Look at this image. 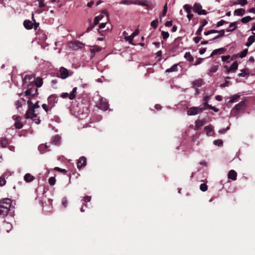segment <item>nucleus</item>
I'll list each match as a JSON object with an SVG mask.
<instances>
[{
    "label": "nucleus",
    "instance_id": "f257e3e1",
    "mask_svg": "<svg viewBox=\"0 0 255 255\" xmlns=\"http://www.w3.org/2000/svg\"><path fill=\"white\" fill-rule=\"evenodd\" d=\"M120 4L129 5L136 4L146 7L147 9L151 10L155 6V4L152 3L150 0H122L119 2Z\"/></svg>",
    "mask_w": 255,
    "mask_h": 255
},
{
    "label": "nucleus",
    "instance_id": "f03ea898",
    "mask_svg": "<svg viewBox=\"0 0 255 255\" xmlns=\"http://www.w3.org/2000/svg\"><path fill=\"white\" fill-rule=\"evenodd\" d=\"M183 49V43L181 41V37H178L170 45L169 51L172 53L178 54Z\"/></svg>",
    "mask_w": 255,
    "mask_h": 255
},
{
    "label": "nucleus",
    "instance_id": "7ed1b4c3",
    "mask_svg": "<svg viewBox=\"0 0 255 255\" xmlns=\"http://www.w3.org/2000/svg\"><path fill=\"white\" fill-rule=\"evenodd\" d=\"M11 205L10 199L5 198L0 200V215L5 216L7 215Z\"/></svg>",
    "mask_w": 255,
    "mask_h": 255
},
{
    "label": "nucleus",
    "instance_id": "20e7f679",
    "mask_svg": "<svg viewBox=\"0 0 255 255\" xmlns=\"http://www.w3.org/2000/svg\"><path fill=\"white\" fill-rule=\"evenodd\" d=\"M210 97L208 96H206L204 98V105L203 107L202 108H196V107H192L190 109V112H197V110H199L200 111H202L204 110L210 109L213 110L214 112H218V110L214 107H212L211 105L208 104V101L209 100ZM188 112H190L188 111Z\"/></svg>",
    "mask_w": 255,
    "mask_h": 255
},
{
    "label": "nucleus",
    "instance_id": "39448f33",
    "mask_svg": "<svg viewBox=\"0 0 255 255\" xmlns=\"http://www.w3.org/2000/svg\"><path fill=\"white\" fill-rule=\"evenodd\" d=\"M26 88L27 89L25 91V94L26 96H34L37 93V89L34 86V83L27 84Z\"/></svg>",
    "mask_w": 255,
    "mask_h": 255
},
{
    "label": "nucleus",
    "instance_id": "423d86ee",
    "mask_svg": "<svg viewBox=\"0 0 255 255\" xmlns=\"http://www.w3.org/2000/svg\"><path fill=\"white\" fill-rule=\"evenodd\" d=\"M84 46L85 44L84 43L78 40L71 41L68 43L69 48L72 50H77L79 49H82Z\"/></svg>",
    "mask_w": 255,
    "mask_h": 255
},
{
    "label": "nucleus",
    "instance_id": "0eeeda50",
    "mask_svg": "<svg viewBox=\"0 0 255 255\" xmlns=\"http://www.w3.org/2000/svg\"><path fill=\"white\" fill-rule=\"evenodd\" d=\"M202 5L199 3H195L193 5V10L194 12L197 13L199 15H206L207 12L204 9H202Z\"/></svg>",
    "mask_w": 255,
    "mask_h": 255
},
{
    "label": "nucleus",
    "instance_id": "6e6552de",
    "mask_svg": "<svg viewBox=\"0 0 255 255\" xmlns=\"http://www.w3.org/2000/svg\"><path fill=\"white\" fill-rule=\"evenodd\" d=\"M97 107L101 110L104 111L108 110L109 108V105L106 99L101 98L99 103L97 104Z\"/></svg>",
    "mask_w": 255,
    "mask_h": 255
},
{
    "label": "nucleus",
    "instance_id": "1a4fd4ad",
    "mask_svg": "<svg viewBox=\"0 0 255 255\" xmlns=\"http://www.w3.org/2000/svg\"><path fill=\"white\" fill-rule=\"evenodd\" d=\"M34 75L32 74L26 75L22 80L23 86L26 88L27 84L33 83L34 81Z\"/></svg>",
    "mask_w": 255,
    "mask_h": 255
},
{
    "label": "nucleus",
    "instance_id": "9d476101",
    "mask_svg": "<svg viewBox=\"0 0 255 255\" xmlns=\"http://www.w3.org/2000/svg\"><path fill=\"white\" fill-rule=\"evenodd\" d=\"M25 118L26 119H30L34 121L36 124L40 123V120L37 118V115L35 113H26L25 114Z\"/></svg>",
    "mask_w": 255,
    "mask_h": 255
},
{
    "label": "nucleus",
    "instance_id": "9b49d317",
    "mask_svg": "<svg viewBox=\"0 0 255 255\" xmlns=\"http://www.w3.org/2000/svg\"><path fill=\"white\" fill-rule=\"evenodd\" d=\"M59 72L60 73V78L62 79H65L68 77L69 76H71L72 74V72L69 73V71L64 67H61L60 68Z\"/></svg>",
    "mask_w": 255,
    "mask_h": 255
},
{
    "label": "nucleus",
    "instance_id": "f8f14e48",
    "mask_svg": "<svg viewBox=\"0 0 255 255\" xmlns=\"http://www.w3.org/2000/svg\"><path fill=\"white\" fill-rule=\"evenodd\" d=\"M247 101L246 100H243L240 102L238 104L236 105L234 109L237 111H243L245 110L247 107Z\"/></svg>",
    "mask_w": 255,
    "mask_h": 255
},
{
    "label": "nucleus",
    "instance_id": "ddd939ff",
    "mask_svg": "<svg viewBox=\"0 0 255 255\" xmlns=\"http://www.w3.org/2000/svg\"><path fill=\"white\" fill-rule=\"evenodd\" d=\"M27 104L28 106V109L26 111V112H35L34 110L35 109L39 108L38 102H37L34 104H33L31 102V101L29 100L27 101Z\"/></svg>",
    "mask_w": 255,
    "mask_h": 255
},
{
    "label": "nucleus",
    "instance_id": "4468645a",
    "mask_svg": "<svg viewBox=\"0 0 255 255\" xmlns=\"http://www.w3.org/2000/svg\"><path fill=\"white\" fill-rule=\"evenodd\" d=\"M86 165V159L85 157H81L77 162V167L79 169L85 167Z\"/></svg>",
    "mask_w": 255,
    "mask_h": 255
},
{
    "label": "nucleus",
    "instance_id": "2eb2a0df",
    "mask_svg": "<svg viewBox=\"0 0 255 255\" xmlns=\"http://www.w3.org/2000/svg\"><path fill=\"white\" fill-rule=\"evenodd\" d=\"M13 119L14 120H15L16 122L14 124V126L15 128L17 129L21 128L23 127V124L20 122V120L21 119V118L18 116H13Z\"/></svg>",
    "mask_w": 255,
    "mask_h": 255
},
{
    "label": "nucleus",
    "instance_id": "dca6fc26",
    "mask_svg": "<svg viewBox=\"0 0 255 255\" xmlns=\"http://www.w3.org/2000/svg\"><path fill=\"white\" fill-rule=\"evenodd\" d=\"M203 84V80L202 79H198L194 80L192 82V87L194 88H198L202 86Z\"/></svg>",
    "mask_w": 255,
    "mask_h": 255
},
{
    "label": "nucleus",
    "instance_id": "f3484780",
    "mask_svg": "<svg viewBox=\"0 0 255 255\" xmlns=\"http://www.w3.org/2000/svg\"><path fill=\"white\" fill-rule=\"evenodd\" d=\"M226 51V49H225L224 48H219V49H215V50H214L211 53L210 56H209L210 57H212L214 55H215L216 54H223Z\"/></svg>",
    "mask_w": 255,
    "mask_h": 255
},
{
    "label": "nucleus",
    "instance_id": "a211bd4d",
    "mask_svg": "<svg viewBox=\"0 0 255 255\" xmlns=\"http://www.w3.org/2000/svg\"><path fill=\"white\" fill-rule=\"evenodd\" d=\"M238 63L237 61H235L231 66L227 70V73L229 74L230 72L235 71L238 69Z\"/></svg>",
    "mask_w": 255,
    "mask_h": 255
},
{
    "label": "nucleus",
    "instance_id": "6ab92c4d",
    "mask_svg": "<svg viewBox=\"0 0 255 255\" xmlns=\"http://www.w3.org/2000/svg\"><path fill=\"white\" fill-rule=\"evenodd\" d=\"M23 25L26 29H31L33 27V23L29 20H25Z\"/></svg>",
    "mask_w": 255,
    "mask_h": 255
},
{
    "label": "nucleus",
    "instance_id": "aec40b11",
    "mask_svg": "<svg viewBox=\"0 0 255 255\" xmlns=\"http://www.w3.org/2000/svg\"><path fill=\"white\" fill-rule=\"evenodd\" d=\"M237 173L234 170H231L228 174V178L231 179L233 180H236L237 178Z\"/></svg>",
    "mask_w": 255,
    "mask_h": 255
},
{
    "label": "nucleus",
    "instance_id": "412c9836",
    "mask_svg": "<svg viewBox=\"0 0 255 255\" xmlns=\"http://www.w3.org/2000/svg\"><path fill=\"white\" fill-rule=\"evenodd\" d=\"M38 150L41 153H43L47 151H49L48 146L46 144H40L39 146Z\"/></svg>",
    "mask_w": 255,
    "mask_h": 255
},
{
    "label": "nucleus",
    "instance_id": "4be33fe9",
    "mask_svg": "<svg viewBox=\"0 0 255 255\" xmlns=\"http://www.w3.org/2000/svg\"><path fill=\"white\" fill-rule=\"evenodd\" d=\"M34 177L33 176L31 175L30 173H26L24 176V180L26 182H30L33 181L34 179Z\"/></svg>",
    "mask_w": 255,
    "mask_h": 255
},
{
    "label": "nucleus",
    "instance_id": "5701e85b",
    "mask_svg": "<svg viewBox=\"0 0 255 255\" xmlns=\"http://www.w3.org/2000/svg\"><path fill=\"white\" fill-rule=\"evenodd\" d=\"M102 48L98 46H94L93 48L90 49V51L92 54L91 57H93L96 52L101 51Z\"/></svg>",
    "mask_w": 255,
    "mask_h": 255
},
{
    "label": "nucleus",
    "instance_id": "b1692460",
    "mask_svg": "<svg viewBox=\"0 0 255 255\" xmlns=\"http://www.w3.org/2000/svg\"><path fill=\"white\" fill-rule=\"evenodd\" d=\"M56 98L53 96H50L48 98V106L51 108L53 106V104L55 102Z\"/></svg>",
    "mask_w": 255,
    "mask_h": 255
},
{
    "label": "nucleus",
    "instance_id": "393cba45",
    "mask_svg": "<svg viewBox=\"0 0 255 255\" xmlns=\"http://www.w3.org/2000/svg\"><path fill=\"white\" fill-rule=\"evenodd\" d=\"M206 134L208 136H211L213 133V128L211 126H206L204 128Z\"/></svg>",
    "mask_w": 255,
    "mask_h": 255
},
{
    "label": "nucleus",
    "instance_id": "a878e982",
    "mask_svg": "<svg viewBox=\"0 0 255 255\" xmlns=\"http://www.w3.org/2000/svg\"><path fill=\"white\" fill-rule=\"evenodd\" d=\"M205 123V119H203L202 120H198L195 122V128L196 129H198L202 127Z\"/></svg>",
    "mask_w": 255,
    "mask_h": 255
},
{
    "label": "nucleus",
    "instance_id": "bb28decb",
    "mask_svg": "<svg viewBox=\"0 0 255 255\" xmlns=\"http://www.w3.org/2000/svg\"><path fill=\"white\" fill-rule=\"evenodd\" d=\"M240 96L238 95H234L231 97L230 100L229 101L227 105H229L230 104H232L237 101V100L240 98Z\"/></svg>",
    "mask_w": 255,
    "mask_h": 255
},
{
    "label": "nucleus",
    "instance_id": "cd10ccee",
    "mask_svg": "<svg viewBox=\"0 0 255 255\" xmlns=\"http://www.w3.org/2000/svg\"><path fill=\"white\" fill-rule=\"evenodd\" d=\"M43 84V80L40 77H37L35 80V83L34 84V86L36 88L40 87L42 86Z\"/></svg>",
    "mask_w": 255,
    "mask_h": 255
},
{
    "label": "nucleus",
    "instance_id": "c85d7f7f",
    "mask_svg": "<svg viewBox=\"0 0 255 255\" xmlns=\"http://www.w3.org/2000/svg\"><path fill=\"white\" fill-rule=\"evenodd\" d=\"M234 14L238 16H243L245 13V10L243 8H238L234 11Z\"/></svg>",
    "mask_w": 255,
    "mask_h": 255
},
{
    "label": "nucleus",
    "instance_id": "c756f323",
    "mask_svg": "<svg viewBox=\"0 0 255 255\" xmlns=\"http://www.w3.org/2000/svg\"><path fill=\"white\" fill-rule=\"evenodd\" d=\"M178 65V64H175L173 65L171 68L166 69L165 71V72L170 73V72L177 71L178 70V69H177Z\"/></svg>",
    "mask_w": 255,
    "mask_h": 255
},
{
    "label": "nucleus",
    "instance_id": "7c9ffc66",
    "mask_svg": "<svg viewBox=\"0 0 255 255\" xmlns=\"http://www.w3.org/2000/svg\"><path fill=\"white\" fill-rule=\"evenodd\" d=\"M255 41V38L254 36H250L248 39V42L246 43V46L248 47L250 46L253 42Z\"/></svg>",
    "mask_w": 255,
    "mask_h": 255
},
{
    "label": "nucleus",
    "instance_id": "2f4dec72",
    "mask_svg": "<svg viewBox=\"0 0 255 255\" xmlns=\"http://www.w3.org/2000/svg\"><path fill=\"white\" fill-rule=\"evenodd\" d=\"M248 75V70L247 69H244L241 70V72L239 73L238 76L239 77H245Z\"/></svg>",
    "mask_w": 255,
    "mask_h": 255
},
{
    "label": "nucleus",
    "instance_id": "473e14b6",
    "mask_svg": "<svg viewBox=\"0 0 255 255\" xmlns=\"http://www.w3.org/2000/svg\"><path fill=\"white\" fill-rule=\"evenodd\" d=\"M184 57L189 62H192L194 60V57L191 55L189 52H186L184 54Z\"/></svg>",
    "mask_w": 255,
    "mask_h": 255
},
{
    "label": "nucleus",
    "instance_id": "72a5a7b5",
    "mask_svg": "<svg viewBox=\"0 0 255 255\" xmlns=\"http://www.w3.org/2000/svg\"><path fill=\"white\" fill-rule=\"evenodd\" d=\"M77 88L75 87L73 89L71 93L70 94L69 99L70 100H73L76 97V94L77 93Z\"/></svg>",
    "mask_w": 255,
    "mask_h": 255
},
{
    "label": "nucleus",
    "instance_id": "f704fd0d",
    "mask_svg": "<svg viewBox=\"0 0 255 255\" xmlns=\"http://www.w3.org/2000/svg\"><path fill=\"white\" fill-rule=\"evenodd\" d=\"M237 23V22H236V21L231 23L229 25V28L233 27V28L228 29L226 30V31L227 32H231V31H233L234 30H235L237 27V26H236Z\"/></svg>",
    "mask_w": 255,
    "mask_h": 255
},
{
    "label": "nucleus",
    "instance_id": "c9c22d12",
    "mask_svg": "<svg viewBox=\"0 0 255 255\" xmlns=\"http://www.w3.org/2000/svg\"><path fill=\"white\" fill-rule=\"evenodd\" d=\"M133 39V37L131 35L125 37V39L126 40V41H128L129 44L132 45H136L135 44L132 42Z\"/></svg>",
    "mask_w": 255,
    "mask_h": 255
},
{
    "label": "nucleus",
    "instance_id": "e433bc0d",
    "mask_svg": "<svg viewBox=\"0 0 255 255\" xmlns=\"http://www.w3.org/2000/svg\"><path fill=\"white\" fill-rule=\"evenodd\" d=\"M60 140V137L58 135H55L52 141V143H53L55 145L59 144V141Z\"/></svg>",
    "mask_w": 255,
    "mask_h": 255
},
{
    "label": "nucleus",
    "instance_id": "4c0bfd02",
    "mask_svg": "<svg viewBox=\"0 0 255 255\" xmlns=\"http://www.w3.org/2000/svg\"><path fill=\"white\" fill-rule=\"evenodd\" d=\"M158 22V19H154L151 22L150 25L153 28L156 29L157 27Z\"/></svg>",
    "mask_w": 255,
    "mask_h": 255
},
{
    "label": "nucleus",
    "instance_id": "58836bf2",
    "mask_svg": "<svg viewBox=\"0 0 255 255\" xmlns=\"http://www.w3.org/2000/svg\"><path fill=\"white\" fill-rule=\"evenodd\" d=\"M253 19H254V18H252L250 16H247L243 17L241 19V22L244 23H246L249 22L250 20H252Z\"/></svg>",
    "mask_w": 255,
    "mask_h": 255
},
{
    "label": "nucleus",
    "instance_id": "ea45409f",
    "mask_svg": "<svg viewBox=\"0 0 255 255\" xmlns=\"http://www.w3.org/2000/svg\"><path fill=\"white\" fill-rule=\"evenodd\" d=\"M103 16L102 15L96 16L94 18V24L93 25H94V26H95L97 24H98L99 21L103 18Z\"/></svg>",
    "mask_w": 255,
    "mask_h": 255
},
{
    "label": "nucleus",
    "instance_id": "a19ab883",
    "mask_svg": "<svg viewBox=\"0 0 255 255\" xmlns=\"http://www.w3.org/2000/svg\"><path fill=\"white\" fill-rule=\"evenodd\" d=\"M91 196H86L82 199V203L83 205H85V206H86V203L90 202L91 201Z\"/></svg>",
    "mask_w": 255,
    "mask_h": 255
},
{
    "label": "nucleus",
    "instance_id": "79ce46f5",
    "mask_svg": "<svg viewBox=\"0 0 255 255\" xmlns=\"http://www.w3.org/2000/svg\"><path fill=\"white\" fill-rule=\"evenodd\" d=\"M183 8L186 10L187 13L189 14V13L191 12L192 7L191 5L188 4H185L183 6Z\"/></svg>",
    "mask_w": 255,
    "mask_h": 255
},
{
    "label": "nucleus",
    "instance_id": "37998d69",
    "mask_svg": "<svg viewBox=\"0 0 255 255\" xmlns=\"http://www.w3.org/2000/svg\"><path fill=\"white\" fill-rule=\"evenodd\" d=\"M8 144V141L6 138H3L0 140V145L2 147H5Z\"/></svg>",
    "mask_w": 255,
    "mask_h": 255
},
{
    "label": "nucleus",
    "instance_id": "c03bdc74",
    "mask_svg": "<svg viewBox=\"0 0 255 255\" xmlns=\"http://www.w3.org/2000/svg\"><path fill=\"white\" fill-rule=\"evenodd\" d=\"M218 30H217L211 29V30H209L207 31H205L204 32V34L205 35H208L212 34V33H218Z\"/></svg>",
    "mask_w": 255,
    "mask_h": 255
},
{
    "label": "nucleus",
    "instance_id": "a18cd8bd",
    "mask_svg": "<svg viewBox=\"0 0 255 255\" xmlns=\"http://www.w3.org/2000/svg\"><path fill=\"white\" fill-rule=\"evenodd\" d=\"M4 226L6 228V232L8 233L12 229V226L11 224L8 223H4Z\"/></svg>",
    "mask_w": 255,
    "mask_h": 255
},
{
    "label": "nucleus",
    "instance_id": "49530a36",
    "mask_svg": "<svg viewBox=\"0 0 255 255\" xmlns=\"http://www.w3.org/2000/svg\"><path fill=\"white\" fill-rule=\"evenodd\" d=\"M218 65H214L212 66L211 68L210 69L209 72L210 73H215L218 70Z\"/></svg>",
    "mask_w": 255,
    "mask_h": 255
},
{
    "label": "nucleus",
    "instance_id": "de8ad7c7",
    "mask_svg": "<svg viewBox=\"0 0 255 255\" xmlns=\"http://www.w3.org/2000/svg\"><path fill=\"white\" fill-rule=\"evenodd\" d=\"M161 35L162 36L163 39L165 40L169 37V34L167 31H163L161 32Z\"/></svg>",
    "mask_w": 255,
    "mask_h": 255
},
{
    "label": "nucleus",
    "instance_id": "09e8293b",
    "mask_svg": "<svg viewBox=\"0 0 255 255\" xmlns=\"http://www.w3.org/2000/svg\"><path fill=\"white\" fill-rule=\"evenodd\" d=\"M248 49H245L243 51H242L240 54H239V55H240V57L241 58H244L245 57L247 53H248Z\"/></svg>",
    "mask_w": 255,
    "mask_h": 255
},
{
    "label": "nucleus",
    "instance_id": "8fccbe9b",
    "mask_svg": "<svg viewBox=\"0 0 255 255\" xmlns=\"http://www.w3.org/2000/svg\"><path fill=\"white\" fill-rule=\"evenodd\" d=\"M214 144L216 145L221 146L223 145V141L221 139L215 140L213 142Z\"/></svg>",
    "mask_w": 255,
    "mask_h": 255
},
{
    "label": "nucleus",
    "instance_id": "3c124183",
    "mask_svg": "<svg viewBox=\"0 0 255 255\" xmlns=\"http://www.w3.org/2000/svg\"><path fill=\"white\" fill-rule=\"evenodd\" d=\"M200 189L201 191L205 192L208 189L207 185L205 183H202L200 186Z\"/></svg>",
    "mask_w": 255,
    "mask_h": 255
},
{
    "label": "nucleus",
    "instance_id": "603ef678",
    "mask_svg": "<svg viewBox=\"0 0 255 255\" xmlns=\"http://www.w3.org/2000/svg\"><path fill=\"white\" fill-rule=\"evenodd\" d=\"M49 183L51 185H54L56 182V179L54 177H51L48 179Z\"/></svg>",
    "mask_w": 255,
    "mask_h": 255
},
{
    "label": "nucleus",
    "instance_id": "864d4df0",
    "mask_svg": "<svg viewBox=\"0 0 255 255\" xmlns=\"http://www.w3.org/2000/svg\"><path fill=\"white\" fill-rule=\"evenodd\" d=\"M62 204L65 208H66L67 206L68 201L66 197H64L62 198Z\"/></svg>",
    "mask_w": 255,
    "mask_h": 255
},
{
    "label": "nucleus",
    "instance_id": "5fc2aeb1",
    "mask_svg": "<svg viewBox=\"0 0 255 255\" xmlns=\"http://www.w3.org/2000/svg\"><path fill=\"white\" fill-rule=\"evenodd\" d=\"M32 20L34 22V23L33 24V27H34V29L35 30H36V29H37V27L39 26V23H38V22H36L35 21V20L34 18L33 14H32Z\"/></svg>",
    "mask_w": 255,
    "mask_h": 255
},
{
    "label": "nucleus",
    "instance_id": "6e6d98bb",
    "mask_svg": "<svg viewBox=\"0 0 255 255\" xmlns=\"http://www.w3.org/2000/svg\"><path fill=\"white\" fill-rule=\"evenodd\" d=\"M203 28L202 26H200L198 29H197V30L196 31V34L198 36H199L201 34V32L202 31H203Z\"/></svg>",
    "mask_w": 255,
    "mask_h": 255
},
{
    "label": "nucleus",
    "instance_id": "4d7b16f0",
    "mask_svg": "<svg viewBox=\"0 0 255 255\" xmlns=\"http://www.w3.org/2000/svg\"><path fill=\"white\" fill-rule=\"evenodd\" d=\"M227 23V22L225 21L224 20H221L218 21L216 24V27H218L222 25H223L224 23Z\"/></svg>",
    "mask_w": 255,
    "mask_h": 255
},
{
    "label": "nucleus",
    "instance_id": "13d9d810",
    "mask_svg": "<svg viewBox=\"0 0 255 255\" xmlns=\"http://www.w3.org/2000/svg\"><path fill=\"white\" fill-rule=\"evenodd\" d=\"M204 60V58H199L197 61H196V62L194 64V66H197L200 64H201L203 60Z\"/></svg>",
    "mask_w": 255,
    "mask_h": 255
},
{
    "label": "nucleus",
    "instance_id": "bf43d9fd",
    "mask_svg": "<svg viewBox=\"0 0 255 255\" xmlns=\"http://www.w3.org/2000/svg\"><path fill=\"white\" fill-rule=\"evenodd\" d=\"M202 39V37L196 36L193 38L194 41L195 43H198Z\"/></svg>",
    "mask_w": 255,
    "mask_h": 255
},
{
    "label": "nucleus",
    "instance_id": "052dcab7",
    "mask_svg": "<svg viewBox=\"0 0 255 255\" xmlns=\"http://www.w3.org/2000/svg\"><path fill=\"white\" fill-rule=\"evenodd\" d=\"M229 127H228L227 128H223V129H220L218 132L220 134H223L227 130H229Z\"/></svg>",
    "mask_w": 255,
    "mask_h": 255
},
{
    "label": "nucleus",
    "instance_id": "680f3d73",
    "mask_svg": "<svg viewBox=\"0 0 255 255\" xmlns=\"http://www.w3.org/2000/svg\"><path fill=\"white\" fill-rule=\"evenodd\" d=\"M230 58V55L223 56H222V60L223 62H227L228 59Z\"/></svg>",
    "mask_w": 255,
    "mask_h": 255
},
{
    "label": "nucleus",
    "instance_id": "e2e57ef3",
    "mask_svg": "<svg viewBox=\"0 0 255 255\" xmlns=\"http://www.w3.org/2000/svg\"><path fill=\"white\" fill-rule=\"evenodd\" d=\"M5 184V180L4 177H0V186H3Z\"/></svg>",
    "mask_w": 255,
    "mask_h": 255
},
{
    "label": "nucleus",
    "instance_id": "0e129e2a",
    "mask_svg": "<svg viewBox=\"0 0 255 255\" xmlns=\"http://www.w3.org/2000/svg\"><path fill=\"white\" fill-rule=\"evenodd\" d=\"M229 84V81L228 80H226L225 82L220 85V87L222 88H224L226 87H228Z\"/></svg>",
    "mask_w": 255,
    "mask_h": 255
},
{
    "label": "nucleus",
    "instance_id": "69168bd1",
    "mask_svg": "<svg viewBox=\"0 0 255 255\" xmlns=\"http://www.w3.org/2000/svg\"><path fill=\"white\" fill-rule=\"evenodd\" d=\"M247 3V0H239V3L242 6L246 5Z\"/></svg>",
    "mask_w": 255,
    "mask_h": 255
},
{
    "label": "nucleus",
    "instance_id": "338daca9",
    "mask_svg": "<svg viewBox=\"0 0 255 255\" xmlns=\"http://www.w3.org/2000/svg\"><path fill=\"white\" fill-rule=\"evenodd\" d=\"M172 20L167 21L165 23V25L166 27H170V26H172Z\"/></svg>",
    "mask_w": 255,
    "mask_h": 255
},
{
    "label": "nucleus",
    "instance_id": "774afa93",
    "mask_svg": "<svg viewBox=\"0 0 255 255\" xmlns=\"http://www.w3.org/2000/svg\"><path fill=\"white\" fill-rule=\"evenodd\" d=\"M208 22L207 20L204 19L202 21V24H201V25L200 26H202L203 27H204L205 25H206L208 24Z\"/></svg>",
    "mask_w": 255,
    "mask_h": 255
}]
</instances>
